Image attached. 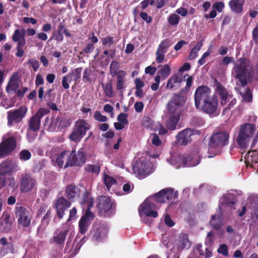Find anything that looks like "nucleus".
<instances>
[{
	"mask_svg": "<svg viewBox=\"0 0 258 258\" xmlns=\"http://www.w3.org/2000/svg\"><path fill=\"white\" fill-rule=\"evenodd\" d=\"M194 101L196 109L209 115L213 114L217 110L218 97L215 94L212 95L211 89L206 85L197 87Z\"/></svg>",
	"mask_w": 258,
	"mask_h": 258,
	"instance_id": "1",
	"label": "nucleus"
},
{
	"mask_svg": "<svg viewBox=\"0 0 258 258\" xmlns=\"http://www.w3.org/2000/svg\"><path fill=\"white\" fill-rule=\"evenodd\" d=\"M185 102L184 97L177 93H174L166 105L167 116L168 119L166 127L169 130H174L180 119L182 108Z\"/></svg>",
	"mask_w": 258,
	"mask_h": 258,
	"instance_id": "2",
	"label": "nucleus"
},
{
	"mask_svg": "<svg viewBox=\"0 0 258 258\" xmlns=\"http://www.w3.org/2000/svg\"><path fill=\"white\" fill-rule=\"evenodd\" d=\"M69 229V226L63 224L61 228H57L54 231L50 243H54L55 246L52 249L49 258H62V249Z\"/></svg>",
	"mask_w": 258,
	"mask_h": 258,
	"instance_id": "3",
	"label": "nucleus"
},
{
	"mask_svg": "<svg viewBox=\"0 0 258 258\" xmlns=\"http://www.w3.org/2000/svg\"><path fill=\"white\" fill-rule=\"evenodd\" d=\"M255 131V125L251 123H246L241 126L236 138V142L241 149L247 148L251 140V148L255 146L258 138L257 135L254 137Z\"/></svg>",
	"mask_w": 258,
	"mask_h": 258,
	"instance_id": "4",
	"label": "nucleus"
},
{
	"mask_svg": "<svg viewBox=\"0 0 258 258\" xmlns=\"http://www.w3.org/2000/svg\"><path fill=\"white\" fill-rule=\"evenodd\" d=\"M229 133L222 129L215 130L210 137L209 149L219 150L228 145L229 142Z\"/></svg>",
	"mask_w": 258,
	"mask_h": 258,
	"instance_id": "5",
	"label": "nucleus"
},
{
	"mask_svg": "<svg viewBox=\"0 0 258 258\" xmlns=\"http://www.w3.org/2000/svg\"><path fill=\"white\" fill-rule=\"evenodd\" d=\"M249 60L244 57L239 58L235 63L233 67L234 71L236 75L235 78L238 80L239 82L242 86H245L247 84V77L248 75Z\"/></svg>",
	"mask_w": 258,
	"mask_h": 258,
	"instance_id": "6",
	"label": "nucleus"
},
{
	"mask_svg": "<svg viewBox=\"0 0 258 258\" xmlns=\"http://www.w3.org/2000/svg\"><path fill=\"white\" fill-rule=\"evenodd\" d=\"M90 128V125L84 119H79L75 122L69 139L75 142H79L86 135L87 131Z\"/></svg>",
	"mask_w": 258,
	"mask_h": 258,
	"instance_id": "7",
	"label": "nucleus"
},
{
	"mask_svg": "<svg viewBox=\"0 0 258 258\" xmlns=\"http://www.w3.org/2000/svg\"><path fill=\"white\" fill-rule=\"evenodd\" d=\"M113 206V203L110 197L103 195L99 196L97 199L96 206L98 215L100 217H109Z\"/></svg>",
	"mask_w": 258,
	"mask_h": 258,
	"instance_id": "8",
	"label": "nucleus"
},
{
	"mask_svg": "<svg viewBox=\"0 0 258 258\" xmlns=\"http://www.w3.org/2000/svg\"><path fill=\"white\" fill-rule=\"evenodd\" d=\"M15 214L17 218L19 226L23 228L30 227L32 217L25 207L16 206L15 209Z\"/></svg>",
	"mask_w": 258,
	"mask_h": 258,
	"instance_id": "9",
	"label": "nucleus"
},
{
	"mask_svg": "<svg viewBox=\"0 0 258 258\" xmlns=\"http://www.w3.org/2000/svg\"><path fill=\"white\" fill-rule=\"evenodd\" d=\"M152 198L157 203L170 202L172 201H174L177 200L178 192L177 191H174L172 188H166L154 194Z\"/></svg>",
	"mask_w": 258,
	"mask_h": 258,
	"instance_id": "10",
	"label": "nucleus"
},
{
	"mask_svg": "<svg viewBox=\"0 0 258 258\" xmlns=\"http://www.w3.org/2000/svg\"><path fill=\"white\" fill-rule=\"evenodd\" d=\"M16 146L17 142L14 137H10L3 140L0 143V159L11 155Z\"/></svg>",
	"mask_w": 258,
	"mask_h": 258,
	"instance_id": "11",
	"label": "nucleus"
},
{
	"mask_svg": "<svg viewBox=\"0 0 258 258\" xmlns=\"http://www.w3.org/2000/svg\"><path fill=\"white\" fill-rule=\"evenodd\" d=\"M108 227L105 222H95L93 224L90 234L96 241H100L106 237L108 233Z\"/></svg>",
	"mask_w": 258,
	"mask_h": 258,
	"instance_id": "12",
	"label": "nucleus"
},
{
	"mask_svg": "<svg viewBox=\"0 0 258 258\" xmlns=\"http://www.w3.org/2000/svg\"><path fill=\"white\" fill-rule=\"evenodd\" d=\"M49 112L50 110L47 108H41L39 109L35 114L30 118L28 130L33 132L38 131L40 127L41 118Z\"/></svg>",
	"mask_w": 258,
	"mask_h": 258,
	"instance_id": "13",
	"label": "nucleus"
},
{
	"mask_svg": "<svg viewBox=\"0 0 258 258\" xmlns=\"http://www.w3.org/2000/svg\"><path fill=\"white\" fill-rule=\"evenodd\" d=\"M27 108L25 106H21L17 109L11 110L7 112L8 124L10 126L13 123L21 122L26 116Z\"/></svg>",
	"mask_w": 258,
	"mask_h": 258,
	"instance_id": "14",
	"label": "nucleus"
},
{
	"mask_svg": "<svg viewBox=\"0 0 258 258\" xmlns=\"http://www.w3.org/2000/svg\"><path fill=\"white\" fill-rule=\"evenodd\" d=\"M12 40L14 42H17L16 48L17 50V52L15 54L16 56L18 57H22L25 52L23 47L26 44L24 34H22L20 30L16 29L12 36Z\"/></svg>",
	"mask_w": 258,
	"mask_h": 258,
	"instance_id": "15",
	"label": "nucleus"
},
{
	"mask_svg": "<svg viewBox=\"0 0 258 258\" xmlns=\"http://www.w3.org/2000/svg\"><path fill=\"white\" fill-rule=\"evenodd\" d=\"M20 179V190L22 192L31 190L36 182L35 179L29 173L22 174Z\"/></svg>",
	"mask_w": 258,
	"mask_h": 258,
	"instance_id": "16",
	"label": "nucleus"
},
{
	"mask_svg": "<svg viewBox=\"0 0 258 258\" xmlns=\"http://www.w3.org/2000/svg\"><path fill=\"white\" fill-rule=\"evenodd\" d=\"M198 131L191 128H186L178 133L176 136L178 144L181 146H186L191 142L192 136L196 135Z\"/></svg>",
	"mask_w": 258,
	"mask_h": 258,
	"instance_id": "17",
	"label": "nucleus"
},
{
	"mask_svg": "<svg viewBox=\"0 0 258 258\" xmlns=\"http://www.w3.org/2000/svg\"><path fill=\"white\" fill-rule=\"evenodd\" d=\"M191 245V243L189 240L188 234L182 232L180 233L174 241V247L178 252H181L184 249H189Z\"/></svg>",
	"mask_w": 258,
	"mask_h": 258,
	"instance_id": "18",
	"label": "nucleus"
},
{
	"mask_svg": "<svg viewBox=\"0 0 258 258\" xmlns=\"http://www.w3.org/2000/svg\"><path fill=\"white\" fill-rule=\"evenodd\" d=\"M213 87L215 92L220 96L221 105H225L227 103L228 98L229 97H231V95L228 94L227 90L215 78L214 79Z\"/></svg>",
	"mask_w": 258,
	"mask_h": 258,
	"instance_id": "19",
	"label": "nucleus"
},
{
	"mask_svg": "<svg viewBox=\"0 0 258 258\" xmlns=\"http://www.w3.org/2000/svg\"><path fill=\"white\" fill-rule=\"evenodd\" d=\"M71 206V203L63 197L59 198L56 201L54 208L59 219H62L65 211Z\"/></svg>",
	"mask_w": 258,
	"mask_h": 258,
	"instance_id": "20",
	"label": "nucleus"
},
{
	"mask_svg": "<svg viewBox=\"0 0 258 258\" xmlns=\"http://www.w3.org/2000/svg\"><path fill=\"white\" fill-rule=\"evenodd\" d=\"M63 34L67 37H71L72 36L70 30L66 28L63 23L61 22L58 25L56 32L53 34L51 39L53 38L57 42H61L64 39Z\"/></svg>",
	"mask_w": 258,
	"mask_h": 258,
	"instance_id": "21",
	"label": "nucleus"
},
{
	"mask_svg": "<svg viewBox=\"0 0 258 258\" xmlns=\"http://www.w3.org/2000/svg\"><path fill=\"white\" fill-rule=\"evenodd\" d=\"M66 196L70 202H73L81 195V190L77 185L72 183L68 185L66 189Z\"/></svg>",
	"mask_w": 258,
	"mask_h": 258,
	"instance_id": "22",
	"label": "nucleus"
},
{
	"mask_svg": "<svg viewBox=\"0 0 258 258\" xmlns=\"http://www.w3.org/2000/svg\"><path fill=\"white\" fill-rule=\"evenodd\" d=\"M201 159L197 155L194 156H183L181 158V162L184 166L193 167L200 163Z\"/></svg>",
	"mask_w": 258,
	"mask_h": 258,
	"instance_id": "23",
	"label": "nucleus"
},
{
	"mask_svg": "<svg viewBox=\"0 0 258 258\" xmlns=\"http://www.w3.org/2000/svg\"><path fill=\"white\" fill-rule=\"evenodd\" d=\"M245 0H230L228 5L232 12L237 14H240L243 11V6Z\"/></svg>",
	"mask_w": 258,
	"mask_h": 258,
	"instance_id": "24",
	"label": "nucleus"
},
{
	"mask_svg": "<svg viewBox=\"0 0 258 258\" xmlns=\"http://www.w3.org/2000/svg\"><path fill=\"white\" fill-rule=\"evenodd\" d=\"M245 162L247 166L253 167L252 163H258V150L249 151L245 156Z\"/></svg>",
	"mask_w": 258,
	"mask_h": 258,
	"instance_id": "25",
	"label": "nucleus"
},
{
	"mask_svg": "<svg viewBox=\"0 0 258 258\" xmlns=\"http://www.w3.org/2000/svg\"><path fill=\"white\" fill-rule=\"evenodd\" d=\"M91 219V215L85 214L79 222V232L82 234H85L88 229L90 223L89 219Z\"/></svg>",
	"mask_w": 258,
	"mask_h": 258,
	"instance_id": "26",
	"label": "nucleus"
},
{
	"mask_svg": "<svg viewBox=\"0 0 258 258\" xmlns=\"http://www.w3.org/2000/svg\"><path fill=\"white\" fill-rule=\"evenodd\" d=\"M68 156V160L64 165V168H67L69 167H80L78 156H77L75 150H72L71 152L69 151Z\"/></svg>",
	"mask_w": 258,
	"mask_h": 258,
	"instance_id": "27",
	"label": "nucleus"
},
{
	"mask_svg": "<svg viewBox=\"0 0 258 258\" xmlns=\"http://www.w3.org/2000/svg\"><path fill=\"white\" fill-rule=\"evenodd\" d=\"M182 80L181 75L174 74L167 81L166 88L168 89H174L175 86L174 84H180Z\"/></svg>",
	"mask_w": 258,
	"mask_h": 258,
	"instance_id": "28",
	"label": "nucleus"
},
{
	"mask_svg": "<svg viewBox=\"0 0 258 258\" xmlns=\"http://www.w3.org/2000/svg\"><path fill=\"white\" fill-rule=\"evenodd\" d=\"M12 228V223L10 221V216L7 215L0 222V230L8 232Z\"/></svg>",
	"mask_w": 258,
	"mask_h": 258,
	"instance_id": "29",
	"label": "nucleus"
},
{
	"mask_svg": "<svg viewBox=\"0 0 258 258\" xmlns=\"http://www.w3.org/2000/svg\"><path fill=\"white\" fill-rule=\"evenodd\" d=\"M12 161L9 160H6L2 162L0 164V174L4 175L12 171Z\"/></svg>",
	"mask_w": 258,
	"mask_h": 258,
	"instance_id": "30",
	"label": "nucleus"
},
{
	"mask_svg": "<svg viewBox=\"0 0 258 258\" xmlns=\"http://www.w3.org/2000/svg\"><path fill=\"white\" fill-rule=\"evenodd\" d=\"M209 223L213 228L219 230L222 226V221L220 216L216 214L211 217Z\"/></svg>",
	"mask_w": 258,
	"mask_h": 258,
	"instance_id": "31",
	"label": "nucleus"
},
{
	"mask_svg": "<svg viewBox=\"0 0 258 258\" xmlns=\"http://www.w3.org/2000/svg\"><path fill=\"white\" fill-rule=\"evenodd\" d=\"M0 244L3 245L2 250H6V253L10 252L14 253L15 252L13 244L12 243H8V240L6 237H2L1 238Z\"/></svg>",
	"mask_w": 258,
	"mask_h": 258,
	"instance_id": "32",
	"label": "nucleus"
},
{
	"mask_svg": "<svg viewBox=\"0 0 258 258\" xmlns=\"http://www.w3.org/2000/svg\"><path fill=\"white\" fill-rule=\"evenodd\" d=\"M134 170L140 175L145 174L148 172V167L145 162L141 161L137 163Z\"/></svg>",
	"mask_w": 258,
	"mask_h": 258,
	"instance_id": "33",
	"label": "nucleus"
},
{
	"mask_svg": "<svg viewBox=\"0 0 258 258\" xmlns=\"http://www.w3.org/2000/svg\"><path fill=\"white\" fill-rule=\"evenodd\" d=\"M51 209L49 208L47 210L46 213L43 216L40 226L38 228V229L42 228L44 229L46 228V227L48 225L49 223V221L50 220V215L51 213Z\"/></svg>",
	"mask_w": 258,
	"mask_h": 258,
	"instance_id": "34",
	"label": "nucleus"
},
{
	"mask_svg": "<svg viewBox=\"0 0 258 258\" xmlns=\"http://www.w3.org/2000/svg\"><path fill=\"white\" fill-rule=\"evenodd\" d=\"M203 45V40H201L192 49L188 55L189 60H194L198 56V52L201 49Z\"/></svg>",
	"mask_w": 258,
	"mask_h": 258,
	"instance_id": "35",
	"label": "nucleus"
},
{
	"mask_svg": "<svg viewBox=\"0 0 258 258\" xmlns=\"http://www.w3.org/2000/svg\"><path fill=\"white\" fill-rule=\"evenodd\" d=\"M103 180L104 184L108 190L113 185L117 184V181L114 178L106 174L104 175Z\"/></svg>",
	"mask_w": 258,
	"mask_h": 258,
	"instance_id": "36",
	"label": "nucleus"
},
{
	"mask_svg": "<svg viewBox=\"0 0 258 258\" xmlns=\"http://www.w3.org/2000/svg\"><path fill=\"white\" fill-rule=\"evenodd\" d=\"M100 166L98 164H87L84 168L85 171L98 174L100 172Z\"/></svg>",
	"mask_w": 258,
	"mask_h": 258,
	"instance_id": "37",
	"label": "nucleus"
},
{
	"mask_svg": "<svg viewBox=\"0 0 258 258\" xmlns=\"http://www.w3.org/2000/svg\"><path fill=\"white\" fill-rule=\"evenodd\" d=\"M171 68L168 64H164L163 68L158 71V74L161 76L162 79H165L171 74Z\"/></svg>",
	"mask_w": 258,
	"mask_h": 258,
	"instance_id": "38",
	"label": "nucleus"
},
{
	"mask_svg": "<svg viewBox=\"0 0 258 258\" xmlns=\"http://www.w3.org/2000/svg\"><path fill=\"white\" fill-rule=\"evenodd\" d=\"M172 44V42L170 39L167 38L161 41L160 44L159 45L157 49L166 52L168 48H169Z\"/></svg>",
	"mask_w": 258,
	"mask_h": 258,
	"instance_id": "39",
	"label": "nucleus"
},
{
	"mask_svg": "<svg viewBox=\"0 0 258 258\" xmlns=\"http://www.w3.org/2000/svg\"><path fill=\"white\" fill-rule=\"evenodd\" d=\"M154 204L152 203L145 202L140 206L139 210L146 215L147 213L152 210Z\"/></svg>",
	"mask_w": 258,
	"mask_h": 258,
	"instance_id": "40",
	"label": "nucleus"
},
{
	"mask_svg": "<svg viewBox=\"0 0 258 258\" xmlns=\"http://www.w3.org/2000/svg\"><path fill=\"white\" fill-rule=\"evenodd\" d=\"M102 45L103 46L110 47L111 45L115 44V40L114 37L110 35L106 36V37L101 38Z\"/></svg>",
	"mask_w": 258,
	"mask_h": 258,
	"instance_id": "41",
	"label": "nucleus"
},
{
	"mask_svg": "<svg viewBox=\"0 0 258 258\" xmlns=\"http://www.w3.org/2000/svg\"><path fill=\"white\" fill-rule=\"evenodd\" d=\"M94 201V198H91V200L85 202V208H86V210L85 214L91 215V219H93L95 217L94 213L91 212V209L93 207Z\"/></svg>",
	"mask_w": 258,
	"mask_h": 258,
	"instance_id": "42",
	"label": "nucleus"
},
{
	"mask_svg": "<svg viewBox=\"0 0 258 258\" xmlns=\"http://www.w3.org/2000/svg\"><path fill=\"white\" fill-rule=\"evenodd\" d=\"M77 156H78V161L79 162V164L80 167L84 165L87 160V154L86 153L83 151L82 149H80L77 152L76 154Z\"/></svg>",
	"mask_w": 258,
	"mask_h": 258,
	"instance_id": "43",
	"label": "nucleus"
},
{
	"mask_svg": "<svg viewBox=\"0 0 258 258\" xmlns=\"http://www.w3.org/2000/svg\"><path fill=\"white\" fill-rule=\"evenodd\" d=\"M119 68V65L117 61L114 60L111 61L109 67V72L112 77H113L117 75L118 72L119 71L118 70Z\"/></svg>",
	"mask_w": 258,
	"mask_h": 258,
	"instance_id": "44",
	"label": "nucleus"
},
{
	"mask_svg": "<svg viewBox=\"0 0 258 258\" xmlns=\"http://www.w3.org/2000/svg\"><path fill=\"white\" fill-rule=\"evenodd\" d=\"M69 153V151L66 150V151H62L60 154H59L57 155L56 159V163L57 166L59 168L62 167L63 164H64L63 158L66 156H68Z\"/></svg>",
	"mask_w": 258,
	"mask_h": 258,
	"instance_id": "45",
	"label": "nucleus"
},
{
	"mask_svg": "<svg viewBox=\"0 0 258 258\" xmlns=\"http://www.w3.org/2000/svg\"><path fill=\"white\" fill-rule=\"evenodd\" d=\"M102 88L105 95L108 97L113 96V87L110 83H107L106 84H102Z\"/></svg>",
	"mask_w": 258,
	"mask_h": 258,
	"instance_id": "46",
	"label": "nucleus"
},
{
	"mask_svg": "<svg viewBox=\"0 0 258 258\" xmlns=\"http://www.w3.org/2000/svg\"><path fill=\"white\" fill-rule=\"evenodd\" d=\"M242 100L245 102H251L252 100V94L249 88H247L244 93L240 92Z\"/></svg>",
	"mask_w": 258,
	"mask_h": 258,
	"instance_id": "47",
	"label": "nucleus"
},
{
	"mask_svg": "<svg viewBox=\"0 0 258 258\" xmlns=\"http://www.w3.org/2000/svg\"><path fill=\"white\" fill-rule=\"evenodd\" d=\"M95 49V46L90 43H87L85 46L82 48L81 54H88L92 53Z\"/></svg>",
	"mask_w": 258,
	"mask_h": 258,
	"instance_id": "48",
	"label": "nucleus"
},
{
	"mask_svg": "<svg viewBox=\"0 0 258 258\" xmlns=\"http://www.w3.org/2000/svg\"><path fill=\"white\" fill-rule=\"evenodd\" d=\"M31 153L30 152L26 149L22 150L19 154V158L22 161H27L31 157Z\"/></svg>",
	"mask_w": 258,
	"mask_h": 258,
	"instance_id": "49",
	"label": "nucleus"
},
{
	"mask_svg": "<svg viewBox=\"0 0 258 258\" xmlns=\"http://www.w3.org/2000/svg\"><path fill=\"white\" fill-rule=\"evenodd\" d=\"M179 16L175 14H171L168 18V23L171 25H177L179 23Z\"/></svg>",
	"mask_w": 258,
	"mask_h": 258,
	"instance_id": "50",
	"label": "nucleus"
},
{
	"mask_svg": "<svg viewBox=\"0 0 258 258\" xmlns=\"http://www.w3.org/2000/svg\"><path fill=\"white\" fill-rule=\"evenodd\" d=\"M165 51H162L157 49L156 52V61L158 63H161L163 62L165 58Z\"/></svg>",
	"mask_w": 258,
	"mask_h": 258,
	"instance_id": "51",
	"label": "nucleus"
},
{
	"mask_svg": "<svg viewBox=\"0 0 258 258\" xmlns=\"http://www.w3.org/2000/svg\"><path fill=\"white\" fill-rule=\"evenodd\" d=\"M217 252L219 253L222 254L224 256H228L229 253L227 245L226 244H221L219 248L217 249Z\"/></svg>",
	"mask_w": 258,
	"mask_h": 258,
	"instance_id": "52",
	"label": "nucleus"
},
{
	"mask_svg": "<svg viewBox=\"0 0 258 258\" xmlns=\"http://www.w3.org/2000/svg\"><path fill=\"white\" fill-rule=\"evenodd\" d=\"M91 197H90V193L86 190L83 194L82 201L80 203L83 209L85 208V202L87 201L91 200Z\"/></svg>",
	"mask_w": 258,
	"mask_h": 258,
	"instance_id": "53",
	"label": "nucleus"
},
{
	"mask_svg": "<svg viewBox=\"0 0 258 258\" xmlns=\"http://www.w3.org/2000/svg\"><path fill=\"white\" fill-rule=\"evenodd\" d=\"M128 114L125 113H121L117 116V120L119 122L123 124H128L127 120Z\"/></svg>",
	"mask_w": 258,
	"mask_h": 258,
	"instance_id": "54",
	"label": "nucleus"
},
{
	"mask_svg": "<svg viewBox=\"0 0 258 258\" xmlns=\"http://www.w3.org/2000/svg\"><path fill=\"white\" fill-rule=\"evenodd\" d=\"M94 118L97 121L103 122L106 121L107 120V117L106 116L103 115L99 111H95Z\"/></svg>",
	"mask_w": 258,
	"mask_h": 258,
	"instance_id": "55",
	"label": "nucleus"
},
{
	"mask_svg": "<svg viewBox=\"0 0 258 258\" xmlns=\"http://www.w3.org/2000/svg\"><path fill=\"white\" fill-rule=\"evenodd\" d=\"M82 71V68L79 67L75 69L74 71L71 74V76L73 75L74 76V80L75 81H77L81 77V72Z\"/></svg>",
	"mask_w": 258,
	"mask_h": 258,
	"instance_id": "56",
	"label": "nucleus"
},
{
	"mask_svg": "<svg viewBox=\"0 0 258 258\" xmlns=\"http://www.w3.org/2000/svg\"><path fill=\"white\" fill-rule=\"evenodd\" d=\"M91 73V70L90 69H86L84 70V73H83V79L84 80V81H87L88 82H91V79H90V75Z\"/></svg>",
	"mask_w": 258,
	"mask_h": 258,
	"instance_id": "57",
	"label": "nucleus"
},
{
	"mask_svg": "<svg viewBox=\"0 0 258 258\" xmlns=\"http://www.w3.org/2000/svg\"><path fill=\"white\" fill-rule=\"evenodd\" d=\"M71 77V74H69L67 76H64L62 77V85L64 89H68L70 88L69 84V78Z\"/></svg>",
	"mask_w": 258,
	"mask_h": 258,
	"instance_id": "58",
	"label": "nucleus"
},
{
	"mask_svg": "<svg viewBox=\"0 0 258 258\" xmlns=\"http://www.w3.org/2000/svg\"><path fill=\"white\" fill-rule=\"evenodd\" d=\"M225 7L224 3L222 2H219L215 3L213 5V8L215 9L218 12L221 13L222 12L223 9Z\"/></svg>",
	"mask_w": 258,
	"mask_h": 258,
	"instance_id": "59",
	"label": "nucleus"
},
{
	"mask_svg": "<svg viewBox=\"0 0 258 258\" xmlns=\"http://www.w3.org/2000/svg\"><path fill=\"white\" fill-rule=\"evenodd\" d=\"M28 63L32 66L35 72L36 71L39 67V63L37 60L30 59L28 60Z\"/></svg>",
	"mask_w": 258,
	"mask_h": 258,
	"instance_id": "60",
	"label": "nucleus"
},
{
	"mask_svg": "<svg viewBox=\"0 0 258 258\" xmlns=\"http://www.w3.org/2000/svg\"><path fill=\"white\" fill-rule=\"evenodd\" d=\"M140 17L147 23H151L152 21V18L149 16L146 12H141L140 14Z\"/></svg>",
	"mask_w": 258,
	"mask_h": 258,
	"instance_id": "61",
	"label": "nucleus"
},
{
	"mask_svg": "<svg viewBox=\"0 0 258 258\" xmlns=\"http://www.w3.org/2000/svg\"><path fill=\"white\" fill-rule=\"evenodd\" d=\"M142 125L147 127H150L152 125V121L148 116H145L142 121Z\"/></svg>",
	"mask_w": 258,
	"mask_h": 258,
	"instance_id": "62",
	"label": "nucleus"
},
{
	"mask_svg": "<svg viewBox=\"0 0 258 258\" xmlns=\"http://www.w3.org/2000/svg\"><path fill=\"white\" fill-rule=\"evenodd\" d=\"M126 72L123 70H119L118 72L117 75H115L116 76L117 81H124V78L126 76Z\"/></svg>",
	"mask_w": 258,
	"mask_h": 258,
	"instance_id": "63",
	"label": "nucleus"
},
{
	"mask_svg": "<svg viewBox=\"0 0 258 258\" xmlns=\"http://www.w3.org/2000/svg\"><path fill=\"white\" fill-rule=\"evenodd\" d=\"M252 33L253 40L256 44L258 43V24L253 29Z\"/></svg>",
	"mask_w": 258,
	"mask_h": 258,
	"instance_id": "64",
	"label": "nucleus"
}]
</instances>
